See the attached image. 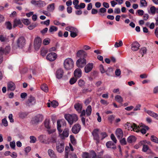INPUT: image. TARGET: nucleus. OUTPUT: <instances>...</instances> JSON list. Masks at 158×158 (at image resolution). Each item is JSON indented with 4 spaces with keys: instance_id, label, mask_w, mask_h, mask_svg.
Here are the masks:
<instances>
[{
    "instance_id": "c03bdc74",
    "label": "nucleus",
    "mask_w": 158,
    "mask_h": 158,
    "mask_svg": "<svg viewBox=\"0 0 158 158\" xmlns=\"http://www.w3.org/2000/svg\"><path fill=\"white\" fill-rule=\"evenodd\" d=\"M30 143H35L37 140L36 138L33 136H30Z\"/></svg>"
},
{
    "instance_id": "680f3d73",
    "label": "nucleus",
    "mask_w": 158,
    "mask_h": 158,
    "mask_svg": "<svg viewBox=\"0 0 158 158\" xmlns=\"http://www.w3.org/2000/svg\"><path fill=\"white\" fill-rule=\"evenodd\" d=\"M150 11L152 14H154L156 13V8L154 6L151 7L150 8Z\"/></svg>"
},
{
    "instance_id": "f8f14e48",
    "label": "nucleus",
    "mask_w": 158,
    "mask_h": 158,
    "mask_svg": "<svg viewBox=\"0 0 158 158\" xmlns=\"http://www.w3.org/2000/svg\"><path fill=\"white\" fill-rule=\"evenodd\" d=\"M57 58L56 54L53 52H52L48 54L46 56L47 59L50 61H53Z\"/></svg>"
},
{
    "instance_id": "1a4fd4ad",
    "label": "nucleus",
    "mask_w": 158,
    "mask_h": 158,
    "mask_svg": "<svg viewBox=\"0 0 158 158\" xmlns=\"http://www.w3.org/2000/svg\"><path fill=\"white\" fill-rule=\"evenodd\" d=\"M42 43V40L39 37L35 38L34 41V47L35 50H38L40 48Z\"/></svg>"
},
{
    "instance_id": "49530a36",
    "label": "nucleus",
    "mask_w": 158,
    "mask_h": 158,
    "mask_svg": "<svg viewBox=\"0 0 158 158\" xmlns=\"http://www.w3.org/2000/svg\"><path fill=\"white\" fill-rule=\"evenodd\" d=\"M48 52V50L46 48L42 49L41 51V54L43 56H45Z\"/></svg>"
},
{
    "instance_id": "cd10ccee",
    "label": "nucleus",
    "mask_w": 158,
    "mask_h": 158,
    "mask_svg": "<svg viewBox=\"0 0 158 158\" xmlns=\"http://www.w3.org/2000/svg\"><path fill=\"white\" fill-rule=\"evenodd\" d=\"M136 140V138L134 136L131 135L127 138V141L128 143H131L135 142Z\"/></svg>"
},
{
    "instance_id": "9b49d317",
    "label": "nucleus",
    "mask_w": 158,
    "mask_h": 158,
    "mask_svg": "<svg viewBox=\"0 0 158 158\" xmlns=\"http://www.w3.org/2000/svg\"><path fill=\"white\" fill-rule=\"evenodd\" d=\"M43 118L42 115L41 114L37 115L33 118L31 121L32 123L34 124H37L42 120Z\"/></svg>"
},
{
    "instance_id": "a18cd8bd",
    "label": "nucleus",
    "mask_w": 158,
    "mask_h": 158,
    "mask_svg": "<svg viewBox=\"0 0 158 158\" xmlns=\"http://www.w3.org/2000/svg\"><path fill=\"white\" fill-rule=\"evenodd\" d=\"M77 79L75 77H73L71 78L69 80V83L71 85L74 84L77 81Z\"/></svg>"
},
{
    "instance_id": "58836bf2",
    "label": "nucleus",
    "mask_w": 158,
    "mask_h": 158,
    "mask_svg": "<svg viewBox=\"0 0 158 158\" xmlns=\"http://www.w3.org/2000/svg\"><path fill=\"white\" fill-rule=\"evenodd\" d=\"M150 139L152 142L158 143V138L156 136L153 135H152L150 138Z\"/></svg>"
},
{
    "instance_id": "4d7b16f0",
    "label": "nucleus",
    "mask_w": 158,
    "mask_h": 158,
    "mask_svg": "<svg viewBox=\"0 0 158 158\" xmlns=\"http://www.w3.org/2000/svg\"><path fill=\"white\" fill-rule=\"evenodd\" d=\"M50 41V40L49 39H45L44 40L43 43L44 45H47L49 44Z\"/></svg>"
},
{
    "instance_id": "79ce46f5",
    "label": "nucleus",
    "mask_w": 158,
    "mask_h": 158,
    "mask_svg": "<svg viewBox=\"0 0 158 158\" xmlns=\"http://www.w3.org/2000/svg\"><path fill=\"white\" fill-rule=\"evenodd\" d=\"M58 28L56 27L51 26L49 29V31L50 32H52L53 31H57Z\"/></svg>"
},
{
    "instance_id": "f257e3e1",
    "label": "nucleus",
    "mask_w": 158,
    "mask_h": 158,
    "mask_svg": "<svg viewBox=\"0 0 158 158\" xmlns=\"http://www.w3.org/2000/svg\"><path fill=\"white\" fill-rule=\"evenodd\" d=\"M64 67L66 70H69L72 69L74 67L73 60L71 58L66 59L64 62Z\"/></svg>"
},
{
    "instance_id": "f03ea898",
    "label": "nucleus",
    "mask_w": 158,
    "mask_h": 158,
    "mask_svg": "<svg viewBox=\"0 0 158 158\" xmlns=\"http://www.w3.org/2000/svg\"><path fill=\"white\" fill-rule=\"evenodd\" d=\"M64 117L70 125L73 124V123L76 122L78 119L77 116L75 114H66L64 115Z\"/></svg>"
},
{
    "instance_id": "bf43d9fd",
    "label": "nucleus",
    "mask_w": 158,
    "mask_h": 158,
    "mask_svg": "<svg viewBox=\"0 0 158 158\" xmlns=\"http://www.w3.org/2000/svg\"><path fill=\"white\" fill-rule=\"evenodd\" d=\"M110 138L113 141L114 143H116L117 142V140L114 135L112 134L110 135Z\"/></svg>"
},
{
    "instance_id": "de8ad7c7",
    "label": "nucleus",
    "mask_w": 158,
    "mask_h": 158,
    "mask_svg": "<svg viewBox=\"0 0 158 158\" xmlns=\"http://www.w3.org/2000/svg\"><path fill=\"white\" fill-rule=\"evenodd\" d=\"M123 42L122 40L119 41V43L116 42L115 43L114 46L115 48H118L121 46L123 45Z\"/></svg>"
},
{
    "instance_id": "f704fd0d",
    "label": "nucleus",
    "mask_w": 158,
    "mask_h": 158,
    "mask_svg": "<svg viewBox=\"0 0 158 158\" xmlns=\"http://www.w3.org/2000/svg\"><path fill=\"white\" fill-rule=\"evenodd\" d=\"M147 6V2L146 0H140V6L141 7H146Z\"/></svg>"
},
{
    "instance_id": "0e129e2a",
    "label": "nucleus",
    "mask_w": 158,
    "mask_h": 158,
    "mask_svg": "<svg viewBox=\"0 0 158 158\" xmlns=\"http://www.w3.org/2000/svg\"><path fill=\"white\" fill-rule=\"evenodd\" d=\"M100 70L101 73H103L106 72L102 64H101L100 65Z\"/></svg>"
},
{
    "instance_id": "473e14b6",
    "label": "nucleus",
    "mask_w": 158,
    "mask_h": 158,
    "mask_svg": "<svg viewBox=\"0 0 158 158\" xmlns=\"http://www.w3.org/2000/svg\"><path fill=\"white\" fill-rule=\"evenodd\" d=\"M115 99L116 101L120 103H122L123 102V99L122 97L119 95L115 96Z\"/></svg>"
},
{
    "instance_id": "603ef678",
    "label": "nucleus",
    "mask_w": 158,
    "mask_h": 158,
    "mask_svg": "<svg viewBox=\"0 0 158 158\" xmlns=\"http://www.w3.org/2000/svg\"><path fill=\"white\" fill-rule=\"evenodd\" d=\"M70 139L71 143L73 145H75L76 144V142L75 138L73 136V135H71L70 136Z\"/></svg>"
},
{
    "instance_id": "338daca9",
    "label": "nucleus",
    "mask_w": 158,
    "mask_h": 158,
    "mask_svg": "<svg viewBox=\"0 0 158 158\" xmlns=\"http://www.w3.org/2000/svg\"><path fill=\"white\" fill-rule=\"evenodd\" d=\"M114 117L113 115H110L108 117V119L110 122H112L114 120Z\"/></svg>"
},
{
    "instance_id": "4468645a",
    "label": "nucleus",
    "mask_w": 158,
    "mask_h": 158,
    "mask_svg": "<svg viewBox=\"0 0 158 158\" xmlns=\"http://www.w3.org/2000/svg\"><path fill=\"white\" fill-rule=\"evenodd\" d=\"M81 129L80 125L78 124H75L72 129V132L74 134H76L79 132Z\"/></svg>"
},
{
    "instance_id": "a19ab883",
    "label": "nucleus",
    "mask_w": 158,
    "mask_h": 158,
    "mask_svg": "<svg viewBox=\"0 0 158 158\" xmlns=\"http://www.w3.org/2000/svg\"><path fill=\"white\" fill-rule=\"evenodd\" d=\"M49 123L50 120L48 119H46L44 121L45 127L47 129H49L50 128Z\"/></svg>"
},
{
    "instance_id": "423d86ee",
    "label": "nucleus",
    "mask_w": 158,
    "mask_h": 158,
    "mask_svg": "<svg viewBox=\"0 0 158 158\" xmlns=\"http://www.w3.org/2000/svg\"><path fill=\"white\" fill-rule=\"evenodd\" d=\"M99 129H94L92 132V134L93 136L94 139L95 141V142L97 145L100 142V138L99 136Z\"/></svg>"
},
{
    "instance_id": "aec40b11",
    "label": "nucleus",
    "mask_w": 158,
    "mask_h": 158,
    "mask_svg": "<svg viewBox=\"0 0 158 158\" xmlns=\"http://www.w3.org/2000/svg\"><path fill=\"white\" fill-rule=\"evenodd\" d=\"M77 56L80 58H85L87 56V53L83 50H80L78 51L77 53Z\"/></svg>"
},
{
    "instance_id": "b1692460",
    "label": "nucleus",
    "mask_w": 158,
    "mask_h": 158,
    "mask_svg": "<svg viewBox=\"0 0 158 158\" xmlns=\"http://www.w3.org/2000/svg\"><path fill=\"white\" fill-rule=\"evenodd\" d=\"M8 90H14L15 88V85L14 83L12 81H10L7 84Z\"/></svg>"
},
{
    "instance_id": "2eb2a0df",
    "label": "nucleus",
    "mask_w": 158,
    "mask_h": 158,
    "mask_svg": "<svg viewBox=\"0 0 158 158\" xmlns=\"http://www.w3.org/2000/svg\"><path fill=\"white\" fill-rule=\"evenodd\" d=\"M115 134L118 139L122 138L123 136V130L120 128H117L115 131Z\"/></svg>"
},
{
    "instance_id": "4be33fe9",
    "label": "nucleus",
    "mask_w": 158,
    "mask_h": 158,
    "mask_svg": "<svg viewBox=\"0 0 158 158\" xmlns=\"http://www.w3.org/2000/svg\"><path fill=\"white\" fill-rule=\"evenodd\" d=\"M18 26L21 28L23 27V25L20 19H15L14 21L13 27L15 28Z\"/></svg>"
},
{
    "instance_id": "5701e85b",
    "label": "nucleus",
    "mask_w": 158,
    "mask_h": 158,
    "mask_svg": "<svg viewBox=\"0 0 158 158\" xmlns=\"http://www.w3.org/2000/svg\"><path fill=\"white\" fill-rule=\"evenodd\" d=\"M140 47V45L137 42H134L131 44V49L133 51H136Z\"/></svg>"
},
{
    "instance_id": "39448f33",
    "label": "nucleus",
    "mask_w": 158,
    "mask_h": 158,
    "mask_svg": "<svg viewBox=\"0 0 158 158\" xmlns=\"http://www.w3.org/2000/svg\"><path fill=\"white\" fill-rule=\"evenodd\" d=\"M26 44V40L23 36L19 37L16 41V45L18 47L22 48Z\"/></svg>"
},
{
    "instance_id": "4c0bfd02",
    "label": "nucleus",
    "mask_w": 158,
    "mask_h": 158,
    "mask_svg": "<svg viewBox=\"0 0 158 158\" xmlns=\"http://www.w3.org/2000/svg\"><path fill=\"white\" fill-rule=\"evenodd\" d=\"M41 88L42 90L45 92H47L48 91V88L46 84L42 85L41 86Z\"/></svg>"
},
{
    "instance_id": "c756f323",
    "label": "nucleus",
    "mask_w": 158,
    "mask_h": 158,
    "mask_svg": "<svg viewBox=\"0 0 158 158\" xmlns=\"http://www.w3.org/2000/svg\"><path fill=\"white\" fill-rule=\"evenodd\" d=\"M140 127H143L140 130V131L143 134H145L146 133V130H148L149 129L148 126L145 125L144 124H142Z\"/></svg>"
},
{
    "instance_id": "f3484780",
    "label": "nucleus",
    "mask_w": 158,
    "mask_h": 158,
    "mask_svg": "<svg viewBox=\"0 0 158 158\" xmlns=\"http://www.w3.org/2000/svg\"><path fill=\"white\" fill-rule=\"evenodd\" d=\"M144 110L145 112L148 114L150 116L153 117L156 119L158 120V114L152 111L147 110L145 108L144 109Z\"/></svg>"
},
{
    "instance_id": "6e6d98bb",
    "label": "nucleus",
    "mask_w": 158,
    "mask_h": 158,
    "mask_svg": "<svg viewBox=\"0 0 158 158\" xmlns=\"http://www.w3.org/2000/svg\"><path fill=\"white\" fill-rule=\"evenodd\" d=\"M58 103L56 101H53L51 102V106L54 108H55L58 106Z\"/></svg>"
},
{
    "instance_id": "412c9836",
    "label": "nucleus",
    "mask_w": 158,
    "mask_h": 158,
    "mask_svg": "<svg viewBox=\"0 0 158 158\" xmlns=\"http://www.w3.org/2000/svg\"><path fill=\"white\" fill-rule=\"evenodd\" d=\"M146 142V140H144L141 141L139 143L141 145H143L142 151L144 152H146L149 149L148 146L147 145L144 144Z\"/></svg>"
},
{
    "instance_id": "7ed1b4c3",
    "label": "nucleus",
    "mask_w": 158,
    "mask_h": 158,
    "mask_svg": "<svg viewBox=\"0 0 158 158\" xmlns=\"http://www.w3.org/2000/svg\"><path fill=\"white\" fill-rule=\"evenodd\" d=\"M126 125L127 126L126 128L129 131H134L138 132L140 130L139 126H137L134 123H127L126 124Z\"/></svg>"
},
{
    "instance_id": "393cba45",
    "label": "nucleus",
    "mask_w": 158,
    "mask_h": 158,
    "mask_svg": "<svg viewBox=\"0 0 158 158\" xmlns=\"http://www.w3.org/2000/svg\"><path fill=\"white\" fill-rule=\"evenodd\" d=\"M0 40L1 42H8L9 41V37L6 35H0Z\"/></svg>"
},
{
    "instance_id": "a878e982",
    "label": "nucleus",
    "mask_w": 158,
    "mask_h": 158,
    "mask_svg": "<svg viewBox=\"0 0 158 158\" xmlns=\"http://www.w3.org/2000/svg\"><path fill=\"white\" fill-rule=\"evenodd\" d=\"M115 144V143L113 142H112L111 141H109L106 143V145L108 148H110L113 149H115L116 148Z\"/></svg>"
},
{
    "instance_id": "5fc2aeb1",
    "label": "nucleus",
    "mask_w": 158,
    "mask_h": 158,
    "mask_svg": "<svg viewBox=\"0 0 158 158\" xmlns=\"http://www.w3.org/2000/svg\"><path fill=\"white\" fill-rule=\"evenodd\" d=\"M78 85L81 87H83L85 85L84 81L82 80H80L78 81Z\"/></svg>"
},
{
    "instance_id": "0eeeda50",
    "label": "nucleus",
    "mask_w": 158,
    "mask_h": 158,
    "mask_svg": "<svg viewBox=\"0 0 158 158\" xmlns=\"http://www.w3.org/2000/svg\"><path fill=\"white\" fill-rule=\"evenodd\" d=\"M10 46H6L5 48L2 47L0 48V64L2 61V55L3 54H6L9 52L10 50Z\"/></svg>"
},
{
    "instance_id": "bb28decb",
    "label": "nucleus",
    "mask_w": 158,
    "mask_h": 158,
    "mask_svg": "<svg viewBox=\"0 0 158 158\" xmlns=\"http://www.w3.org/2000/svg\"><path fill=\"white\" fill-rule=\"evenodd\" d=\"M48 155L51 158H56V156L53 150L52 149L48 150Z\"/></svg>"
},
{
    "instance_id": "6ab92c4d",
    "label": "nucleus",
    "mask_w": 158,
    "mask_h": 158,
    "mask_svg": "<svg viewBox=\"0 0 158 158\" xmlns=\"http://www.w3.org/2000/svg\"><path fill=\"white\" fill-rule=\"evenodd\" d=\"M64 70L61 69H59L56 71V78L60 79L62 77L64 74Z\"/></svg>"
},
{
    "instance_id": "69168bd1",
    "label": "nucleus",
    "mask_w": 158,
    "mask_h": 158,
    "mask_svg": "<svg viewBox=\"0 0 158 158\" xmlns=\"http://www.w3.org/2000/svg\"><path fill=\"white\" fill-rule=\"evenodd\" d=\"M141 106L140 104H138L137 105L135 106V108L134 109V111H135L140 110Z\"/></svg>"
},
{
    "instance_id": "052dcab7",
    "label": "nucleus",
    "mask_w": 158,
    "mask_h": 158,
    "mask_svg": "<svg viewBox=\"0 0 158 158\" xmlns=\"http://www.w3.org/2000/svg\"><path fill=\"white\" fill-rule=\"evenodd\" d=\"M2 123L5 127L8 126V122L6 118H4L2 120Z\"/></svg>"
},
{
    "instance_id": "a211bd4d",
    "label": "nucleus",
    "mask_w": 158,
    "mask_h": 158,
    "mask_svg": "<svg viewBox=\"0 0 158 158\" xmlns=\"http://www.w3.org/2000/svg\"><path fill=\"white\" fill-rule=\"evenodd\" d=\"M74 77L78 79L81 77L82 75V71L79 68L76 69L74 72Z\"/></svg>"
},
{
    "instance_id": "864d4df0",
    "label": "nucleus",
    "mask_w": 158,
    "mask_h": 158,
    "mask_svg": "<svg viewBox=\"0 0 158 158\" xmlns=\"http://www.w3.org/2000/svg\"><path fill=\"white\" fill-rule=\"evenodd\" d=\"M61 121L60 120H58L57 121V129L58 131H61V130L62 129H61Z\"/></svg>"
},
{
    "instance_id": "774afa93",
    "label": "nucleus",
    "mask_w": 158,
    "mask_h": 158,
    "mask_svg": "<svg viewBox=\"0 0 158 158\" xmlns=\"http://www.w3.org/2000/svg\"><path fill=\"white\" fill-rule=\"evenodd\" d=\"M93 155L92 158H102L101 156H100L99 155H96V153L94 152H93Z\"/></svg>"
},
{
    "instance_id": "9d476101",
    "label": "nucleus",
    "mask_w": 158,
    "mask_h": 158,
    "mask_svg": "<svg viewBox=\"0 0 158 158\" xmlns=\"http://www.w3.org/2000/svg\"><path fill=\"white\" fill-rule=\"evenodd\" d=\"M86 63V60L84 58H80L76 61L77 66L80 68H83Z\"/></svg>"
},
{
    "instance_id": "7c9ffc66",
    "label": "nucleus",
    "mask_w": 158,
    "mask_h": 158,
    "mask_svg": "<svg viewBox=\"0 0 158 158\" xmlns=\"http://www.w3.org/2000/svg\"><path fill=\"white\" fill-rule=\"evenodd\" d=\"M74 108L78 112L80 113L81 112L82 108V104L79 103H77L75 105Z\"/></svg>"
},
{
    "instance_id": "6e6552de",
    "label": "nucleus",
    "mask_w": 158,
    "mask_h": 158,
    "mask_svg": "<svg viewBox=\"0 0 158 158\" xmlns=\"http://www.w3.org/2000/svg\"><path fill=\"white\" fill-rule=\"evenodd\" d=\"M56 149L59 153H61L64 150V144L63 141H60L56 144Z\"/></svg>"
},
{
    "instance_id": "13d9d810",
    "label": "nucleus",
    "mask_w": 158,
    "mask_h": 158,
    "mask_svg": "<svg viewBox=\"0 0 158 158\" xmlns=\"http://www.w3.org/2000/svg\"><path fill=\"white\" fill-rule=\"evenodd\" d=\"M120 142L121 144L123 145H125L127 144V142L125 138H123L122 139H120Z\"/></svg>"
},
{
    "instance_id": "e2e57ef3",
    "label": "nucleus",
    "mask_w": 158,
    "mask_h": 158,
    "mask_svg": "<svg viewBox=\"0 0 158 158\" xmlns=\"http://www.w3.org/2000/svg\"><path fill=\"white\" fill-rule=\"evenodd\" d=\"M10 146L11 148L13 149H15V142L14 141L11 142L10 143Z\"/></svg>"
},
{
    "instance_id": "3c124183",
    "label": "nucleus",
    "mask_w": 158,
    "mask_h": 158,
    "mask_svg": "<svg viewBox=\"0 0 158 158\" xmlns=\"http://www.w3.org/2000/svg\"><path fill=\"white\" fill-rule=\"evenodd\" d=\"M22 22L25 25H28L30 23V22L27 19H23L22 20Z\"/></svg>"
},
{
    "instance_id": "8fccbe9b",
    "label": "nucleus",
    "mask_w": 158,
    "mask_h": 158,
    "mask_svg": "<svg viewBox=\"0 0 158 158\" xmlns=\"http://www.w3.org/2000/svg\"><path fill=\"white\" fill-rule=\"evenodd\" d=\"M91 157L90 155L87 152L84 153L82 155L83 158H91Z\"/></svg>"
},
{
    "instance_id": "ddd939ff",
    "label": "nucleus",
    "mask_w": 158,
    "mask_h": 158,
    "mask_svg": "<svg viewBox=\"0 0 158 158\" xmlns=\"http://www.w3.org/2000/svg\"><path fill=\"white\" fill-rule=\"evenodd\" d=\"M36 102V100L35 98L32 96H30L27 101L26 104L28 106L34 105Z\"/></svg>"
},
{
    "instance_id": "09e8293b",
    "label": "nucleus",
    "mask_w": 158,
    "mask_h": 158,
    "mask_svg": "<svg viewBox=\"0 0 158 158\" xmlns=\"http://www.w3.org/2000/svg\"><path fill=\"white\" fill-rule=\"evenodd\" d=\"M78 30H77L76 31H74L70 33V36L72 37L75 38L77 35Z\"/></svg>"
},
{
    "instance_id": "37998d69",
    "label": "nucleus",
    "mask_w": 158,
    "mask_h": 158,
    "mask_svg": "<svg viewBox=\"0 0 158 158\" xmlns=\"http://www.w3.org/2000/svg\"><path fill=\"white\" fill-rule=\"evenodd\" d=\"M5 25L7 29L10 30L12 28V25L10 22H7L5 23Z\"/></svg>"
},
{
    "instance_id": "dca6fc26",
    "label": "nucleus",
    "mask_w": 158,
    "mask_h": 158,
    "mask_svg": "<svg viewBox=\"0 0 158 158\" xmlns=\"http://www.w3.org/2000/svg\"><path fill=\"white\" fill-rule=\"evenodd\" d=\"M93 68V64L89 63L86 65L84 69L85 73H88L90 72Z\"/></svg>"
},
{
    "instance_id": "e433bc0d",
    "label": "nucleus",
    "mask_w": 158,
    "mask_h": 158,
    "mask_svg": "<svg viewBox=\"0 0 158 158\" xmlns=\"http://www.w3.org/2000/svg\"><path fill=\"white\" fill-rule=\"evenodd\" d=\"M27 115V114L25 112H20L19 114V117L23 119L25 118Z\"/></svg>"
},
{
    "instance_id": "2f4dec72",
    "label": "nucleus",
    "mask_w": 158,
    "mask_h": 158,
    "mask_svg": "<svg viewBox=\"0 0 158 158\" xmlns=\"http://www.w3.org/2000/svg\"><path fill=\"white\" fill-rule=\"evenodd\" d=\"M46 135H42L39 136L38 139L39 141L42 143H44L45 141Z\"/></svg>"
},
{
    "instance_id": "ea45409f",
    "label": "nucleus",
    "mask_w": 158,
    "mask_h": 158,
    "mask_svg": "<svg viewBox=\"0 0 158 158\" xmlns=\"http://www.w3.org/2000/svg\"><path fill=\"white\" fill-rule=\"evenodd\" d=\"M147 52V49L145 47H143L140 49L139 52L141 54L142 56H143V55L146 53Z\"/></svg>"
},
{
    "instance_id": "c85d7f7f",
    "label": "nucleus",
    "mask_w": 158,
    "mask_h": 158,
    "mask_svg": "<svg viewBox=\"0 0 158 158\" xmlns=\"http://www.w3.org/2000/svg\"><path fill=\"white\" fill-rule=\"evenodd\" d=\"M55 9V4L52 3L49 4L47 6V10L50 12H53Z\"/></svg>"
},
{
    "instance_id": "72a5a7b5",
    "label": "nucleus",
    "mask_w": 158,
    "mask_h": 158,
    "mask_svg": "<svg viewBox=\"0 0 158 158\" xmlns=\"http://www.w3.org/2000/svg\"><path fill=\"white\" fill-rule=\"evenodd\" d=\"M92 108L91 106H89L86 110V114L87 116H89L91 113Z\"/></svg>"
},
{
    "instance_id": "20e7f679",
    "label": "nucleus",
    "mask_w": 158,
    "mask_h": 158,
    "mask_svg": "<svg viewBox=\"0 0 158 158\" xmlns=\"http://www.w3.org/2000/svg\"><path fill=\"white\" fill-rule=\"evenodd\" d=\"M58 132L60 138L62 139H64L65 138L68 137L69 130L68 128H67L64 129L63 131L62 129L61 131H59Z\"/></svg>"
},
{
    "instance_id": "c9c22d12",
    "label": "nucleus",
    "mask_w": 158,
    "mask_h": 158,
    "mask_svg": "<svg viewBox=\"0 0 158 158\" xmlns=\"http://www.w3.org/2000/svg\"><path fill=\"white\" fill-rule=\"evenodd\" d=\"M65 30L70 31L71 33L74 31H76L77 29L76 28L73 27H66Z\"/></svg>"
}]
</instances>
